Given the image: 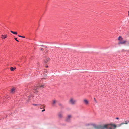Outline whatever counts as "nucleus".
<instances>
[{
  "mask_svg": "<svg viewBox=\"0 0 129 129\" xmlns=\"http://www.w3.org/2000/svg\"><path fill=\"white\" fill-rule=\"evenodd\" d=\"M15 39L17 42H19V41L17 40V38H14Z\"/></svg>",
  "mask_w": 129,
  "mask_h": 129,
  "instance_id": "nucleus-21",
  "label": "nucleus"
},
{
  "mask_svg": "<svg viewBox=\"0 0 129 129\" xmlns=\"http://www.w3.org/2000/svg\"><path fill=\"white\" fill-rule=\"evenodd\" d=\"M41 46H42V47H43L44 46L43 45H41Z\"/></svg>",
  "mask_w": 129,
  "mask_h": 129,
  "instance_id": "nucleus-29",
  "label": "nucleus"
},
{
  "mask_svg": "<svg viewBox=\"0 0 129 129\" xmlns=\"http://www.w3.org/2000/svg\"><path fill=\"white\" fill-rule=\"evenodd\" d=\"M49 58L45 57V58L44 59V62L45 63H47L49 60Z\"/></svg>",
  "mask_w": 129,
  "mask_h": 129,
  "instance_id": "nucleus-6",
  "label": "nucleus"
},
{
  "mask_svg": "<svg viewBox=\"0 0 129 129\" xmlns=\"http://www.w3.org/2000/svg\"><path fill=\"white\" fill-rule=\"evenodd\" d=\"M125 44L127 45H129V41H126V42H125Z\"/></svg>",
  "mask_w": 129,
  "mask_h": 129,
  "instance_id": "nucleus-14",
  "label": "nucleus"
},
{
  "mask_svg": "<svg viewBox=\"0 0 129 129\" xmlns=\"http://www.w3.org/2000/svg\"><path fill=\"white\" fill-rule=\"evenodd\" d=\"M59 105L60 106H61L62 107H63V106H62V104H60V103H59Z\"/></svg>",
  "mask_w": 129,
  "mask_h": 129,
  "instance_id": "nucleus-22",
  "label": "nucleus"
},
{
  "mask_svg": "<svg viewBox=\"0 0 129 129\" xmlns=\"http://www.w3.org/2000/svg\"><path fill=\"white\" fill-rule=\"evenodd\" d=\"M15 69L13 67H11L10 68V70L12 71H13Z\"/></svg>",
  "mask_w": 129,
  "mask_h": 129,
  "instance_id": "nucleus-18",
  "label": "nucleus"
},
{
  "mask_svg": "<svg viewBox=\"0 0 129 129\" xmlns=\"http://www.w3.org/2000/svg\"><path fill=\"white\" fill-rule=\"evenodd\" d=\"M7 37V35H2V39H4L6 38Z\"/></svg>",
  "mask_w": 129,
  "mask_h": 129,
  "instance_id": "nucleus-10",
  "label": "nucleus"
},
{
  "mask_svg": "<svg viewBox=\"0 0 129 129\" xmlns=\"http://www.w3.org/2000/svg\"><path fill=\"white\" fill-rule=\"evenodd\" d=\"M128 123H129V121H126L125 122L124 124H127Z\"/></svg>",
  "mask_w": 129,
  "mask_h": 129,
  "instance_id": "nucleus-20",
  "label": "nucleus"
},
{
  "mask_svg": "<svg viewBox=\"0 0 129 129\" xmlns=\"http://www.w3.org/2000/svg\"><path fill=\"white\" fill-rule=\"evenodd\" d=\"M124 123H123V122L122 123H121V124H120L119 125V126H120L121 125L123 124H124Z\"/></svg>",
  "mask_w": 129,
  "mask_h": 129,
  "instance_id": "nucleus-24",
  "label": "nucleus"
},
{
  "mask_svg": "<svg viewBox=\"0 0 129 129\" xmlns=\"http://www.w3.org/2000/svg\"><path fill=\"white\" fill-rule=\"evenodd\" d=\"M94 101H96V100H95V98H94Z\"/></svg>",
  "mask_w": 129,
  "mask_h": 129,
  "instance_id": "nucleus-27",
  "label": "nucleus"
},
{
  "mask_svg": "<svg viewBox=\"0 0 129 129\" xmlns=\"http://www.w3.org/2000/svg\"><path fill=\"white\" fill-rule=\"evenodd\" d=\"M123 39V38H122L121 36H119L118 38V39L120 41H122V40Z\"/></svg>",
  "mask_w": 129,
  "mask_h": 129,
  "instance_id": "nucleus-12",
  "label": "nucleus"
},
{
  "mask_svg": "<svg viewBox=\"0 0 129 129\" xmlns=\"http://www.w3.org/2000/svg\"><path fill=\"white\" fill-rule=\"evenodd\" d=\"M128 51V52H129V50Z\"/></svg>",
  "mask_w": 129,
  "mask_h": 129,
  "instance_id": "nucleus-33",
  "label": "nucleus"
},
{
  "mask_svg": "<svg viewBox=\"0 0 129 129\" xmlns=\"http://www.w3.org/2000/svg\"><path fill=\"white\" fill-rule=\"evenodd\" d=\"M32 105L34 106H39V105H40V104H33Z\"/></svg>",
  "mask_w": 129,
  "mask_h": 129,
  "instance_id": "nucleus-19",
  "label": "nucleus"
},
{
  "mask_svg": "<svg viewBox=\"0 0 129 129\" xmlns=\"http://www.w3.org/2000/svg\"><path fill=\"white\" fill-rule=\"evenodd\" d=\"M70 102L72 104H74L76 102V101L75 100H73L72 98H71L70 101Z\"/></svg>",
  "mask_w": 129,
  "mask_h": 129,
  "instance_id": "nucleus-8",
  "label": "nucleus"
},
{
  "mask_svg": "<svg viewBox=\"0 0 129 129\" xmlns=\"http://www.w3.org/2000/svg\"><path fill=\"white\" fill-rule=\"evenodd\" d=\"M56 103V101L55 100H54L53 101V104H55Z\"/></svg>",
  "mask_w": 129,
  "mask_h": 129,
  "instance_id": "nucleus-23",
  "label": "nucleus"
},
{
  "mask_svg": "<svg viewBox=\"0 0 129 129\" xmlns=\"http://www.w3.org/2000/svg\"><path fill=\"white\" fill-rule=\"evenodd\" d=\"M111 126L112 127H113L114 128H115L116 127V126L115 125H114V124H112L111 125Z\"/></svg>",
  "mask_w": 129,
  "mask_h": 129,
  "instance_id": "nucleus-17",
  "label": "nucleus"
},
{
  "mask_svg": "<svg viewBox=\"0 0 129 129\" xmlns=\"http://www.w3.org/2000/svg\"><path fill=\"white\" fill-rule=\"evenodd\" d=\"M10 32L15 35H17V33L16 32H14L12 31H10Z\"/></svg>",
  "mask_w": 129,
  "mask_h": 129,
  "instance_id": "nucleus-13",
  "label": "nucleus"
},
{
  "mask_svg": "<svg viewBox=\"0 0 129 129\" xmlns=\"http://www.w3.org/2000/svg\"><path fill=\"white\" fill-rule=\"evenodd\" d=\"M15 90V89L14 88H13L11 90V92L12 93H13L14 92Z\"/></svg>",
  "mask_w": 129,
  "mask_h": 129,
  "instance_id": "nucleus-16",
  "label": "nucleus"
},
{
  "mask_svg": "<svg viewBox=\"0 0 129 129\" xmlns=\"http://www.w3.org/2000/svg\"><path fill=\"white\" fill-rule=\"evenodd\" d=\"M126 42V41H121L119 42L118 43V44H123L125 43V42Z\"/></svg>",
  "mask_w": 129,
  "mask_h": 129,
  "instance_id": "nucleus-9",
  "label": "nucleus"
},
{
  "mask_svg": "<svg viewBox=\"0 0 129 129\" xmlns=\"http://www.w3.org/2000/svg\"><path fill=\"white\" fill-rule=\"evenodd\" d=\"M32 90L30 89H27L24 93V95L27 96V99H30V97H33V95L31 93Z\"/></svg>",
  "mask_w": 129,
  "mask_h": 129,
  "instance_id": "nucleus-2",
  "label": "nucleus"
},
{
  "mask_svg": "<svg viewBox=\"0 0 129 129\" xmlns=\"http://www.w3.org/2000/svg\"><path fill=\"white\" fill-rule=\"evenodd\" d=\"M18 37H22V38H25V36H21V35H18Z\"/></svg>",
  "mask_w": 129,
  "mask_h": 129,
  "instance_id": "nucleus-15",
  "label": "nucleus"
},
{
  "mask_svg": "<svg viewBox=\"0 0 129 129\" xmlns=\"http://www.w3.org/2000/svg\"><path fill=\"white\" fill-rule=\"evenodd\" d=\"M44 85H39L38 86H34L33 87V89L34 90V92L35 93L38 92L39 89H42L44 87Z\"/></svg>",
  "mask_w": 129,
  "mask_h": 129,
  "instance_id": "nucleus-3",
  "label": "nucleus"
},
{
  "mask_svg": "<svg viewBox=\"0 0 129 129\" xmlns=\"http://www.w3.org/2000/svg\"><path fill=\"white\" fill-rule=\"evenodd\" d=\"M116 119H119V118L118 117H116Z\"/></svg>",
  "mask_w": 129,
  "mask_h": 129,
  "instance_id": "nucleus-26",
  "label": "nucleus"
},
{
  "mask_svg": "<svg viewBox=\"0 0 129 129\" xmlns=\"http://www.w3.org/2000/svg\"><path fill=\"white\" fill-rule=\"evenodd\" d=\"M45 111V109H44L42 111V112H43Z\"/></svg>",
  "mask_w": 129,
  "mask_h": 129,
  "instance_id": "nucleus-25",
  "label": "nucleus"
},
{
  "mask_svg": "<svg viewBox=\"0 0 129 129\" xmlns=\"http://www.w3.org/2000/svg\"><path fill=\"white\" fill-rule=\"evenodd\" d=\"M95 123H86L84 125L85 126H92L93 127H94V126L95 125Z\"/></svg>",
  "mask_w": 129,
  "mask_h": 129,
  "instance_id": "nucleus-4",
  "label": "nucleus"
},
{
  "mask_svg": "<svg viewBox=\"0 0 129 129\" xmlns=\"http://www.w3.org/2000/svg\"><path fill=\"white\" fill-rule=\"evenodd\" d=\"M25 97V99H26L27 98H26V97Z\"/></svg>",
  "mask_w": 129,
  "mask_h": 129,
  "instance_id": "nucleus-31",
  "label": "nucleus"
},
{
  "mask_svg": "<svg viewBox=\"0 0 129 129\" xmlns=\"http://www.w3.org/2000/svg\"><path fill=\"white\" fill-rule=\"evenodd\" d=\"M84 101L85 104L87 105L88 104V100L86 99H85Z\"/></svg>",
  "mask_w": 129,
  "mask_h": 129,
  "instance_id": "nucleus-11",
  "label": "nucleus"
},
{
  "mask_svg": "<svg viewBox=\"0 0 129 129\" xmlns=\"http://www.w3.org/2000/svg\"><path fill=\"white\" fill-rule=\"evenodd\" d=\"M46 68H47V67H48V66H46Z\"/></svg>",
  "mask_w": 129,
  "mask_h": 129,
  "instance_id": "nucleus-28",
  "label": "nucleus"
},
{
  "mask_svg": "<svg viewBox=\"0 0 129 129\" xmlns=\"http://www.w3.org/2000/svg\"><path fill=\"white\" fill-rule=\"evenodd\" d=\"M108 125H96L95 124L94 128L95 129H112L111 127L108 128Z\"/></svg>",
  "mask_w": 129,
  "mask_h": 129,
  "instance_id": "nucleus-1",
  "label": "nucleus"
},
{
  "mask_svg": "<svg viewBox=\"0 0 129 129\" xmlns=\"http://www.w3.org/2000/svg\"><path fill=\"white\" fill-rule=\"evenodd\" d=\"M128 15L129 16V11H128Z\"/></svg>",
  "mask_w": 129,
  "mask_h": 129,
  "instance_id": "nucleus-30",
  "label": "nucleus"
},
{
  "mask_svg": "<svg viewBox=\"0 0 129 129\" xmlns=\"http://www.w3.org/2000/svg\"><path fill=\"white\" fill-rule=\"evenodd\" d=\"M71 117V115H68L66 118V121L67 122H70V118Z\"/></svg>",
  "mask_w": 129,
  "mask_h": 129,
  "instance_id": "nucleus-5",
  "label": "nucleus"
},
{
  "mask_svg": "<svg viewBox=\"0 0 129 129\" xmlns=\"http://www.w3.org/2000/svg\"><path fill=\"white\" fill-rule=\"evenodd\" d=\"M58 116L59 118H61L63 117V116L61 112H60L58 113Z\"/></svg>",
  "mask_w": 129,
  "mask_h": 129,
  "instance_id": "nucleus-7",
  "label": "nucleus"
},
{
  "mask_svg": "<svg viewBox=\"0 0 129 129\" xmlns=\"http://www.w3.org/2000/svg\"><path fill=\"white\" fill-rule=\"evenodd\" d=\"M42 106V108L43 107V106Z\"/></svg>",
  "mask_w": 129,
  "mask_h": 129,
  "instance_id": "nucleus-32",
  "label": "nucleus"
}]
</instances>
